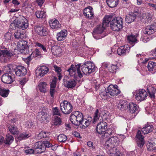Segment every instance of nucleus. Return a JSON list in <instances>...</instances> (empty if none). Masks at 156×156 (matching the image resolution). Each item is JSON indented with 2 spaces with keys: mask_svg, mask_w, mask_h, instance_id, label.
<instances>
[{
  "mask_svg": "<svg viewBox=\"0 0 156 156\" xmlns=\"http://www.w3.org/2000/svg\"><path fill=\"white\" fill-rule=\"evenodd\" d=\"M15 55L13 52L10 51L8 48L2 47L0 50V61L2 62H7Z\"/></svg>",
  "mask_w": 156,
  "mask_h": 156,
  "instance_id": "nucleus-1",
  "label": "nucleus"
},
{
  "mask_svg": "<svg viewBox=\"0 0 156 156\" xmlns=\"http://www.w3.org/2000/svg\"><path fill=\"white\" fill-rule=\"evenodd\" d=\"M70 119L72 123L76 126L82 124L84 121L82 113L78 111L73 112L71 114Z\"/></svg>",
  "mask_w": 156,
  "mask_h": 156,
  "instance_id": "nucleus-2",
  "label": "nucleus"
},
{
  "mask_svg": "<svg viewBox=\"0 0 156 156\" xmlns=\"http://www.w3.org/2000/svg\"><path fill=\"white\" fill-rule=\"evenodd\" d=\"M111 29L114 31H119L123 27L122 19L120 17L113 18L110 23Z\"/></svg>",
  "mask_w": 156,
  "mask_h": 156,
  "instance_id": "nucleus-3",
  "label": "nucleus"
},
{
  "mask_svg": "<svg viewBox=\"0 0 156 156\" xmlns=\"http://www.w3.org/2000/svg\"><path fill=\"white\" fill-rule=\"evenodd\" d=\"M29 23L27 19L23 16H20L16 21V27L19 29L25 30L28 27Z\"/></svg>",
  "mask_w": 156,
  "mask_h": 156,
  "instance_id": "nucleus-4",
  "label": "nucleus"
},
{
  "mask_svg": "<svg viewBox=\"0 0 156 156\" xmlns=\"http://www.w3.org/2000/svg\"><path fill=\"white\" fill-rule=\"evenodd\" d=\"M81 69L83 73L87 75L94 72L96 69L93 63L90 62H87L82 65Z\"/></svg>",
  "mask_w": 156,
  "mask_h": 156,
  "instance_id": "nucleus-5",
  "label": "nucleus"
},
{
  "mask_svg": "<svg viewBox=\"0 0 156 156\" xmlns=\"http://www.w3.org/2000/svg\"><path fill=\"white\" fill-rule=\"evenodd\" d=\"M17 47L21 53L24 54L29 53L28 42L23 40L20 41L17 43Z\"/></svg>",
  "mask_w": 156,
  "mask_h": 156,
  "instance_id": "nucleus-6",
  "label": "nucleus"
},
{
  "mask_svg": "<svg viewBox=\"0 0 156 156\" xmlns=\"http://www.w3.org/2000/svg\"><path fill=\"white\" fill-rule=\"evenodd\" d=\"M60 109L65 114H70L73 111V107L71 104L66 101H64L60 104Z\"/></svg>",
  "mask_w": 156,
  "mask_h": 156,
  "instance_id": "nucleus-7",
  "label": "nucleus"
},
{
  "mask_svg": "<svg viewBox=\"0 0 156 156\" xmlns=\"http://www.w3.org/2000/svg\"><path fill=\"white\" fill-rule=\"evenodd\" d=\"M105 29V27L102 24L97 26L94 29L92 32V34L94 38L96 39L101 38L103 36L99 34H102Z\"/></svg>",
  "mask_w": 156,
  "mask_h": 156,
  "instance_id": "nucleus-8",
  "label": "nucleus"
},
{
  "mask_svg": "<svg viewBox=\"0 0 156 156\" xmlns=\"http://www.w3.org/2000/svg\"><path fill=\"white\" fill-rule=\"evenodd\" d=\"M81 66L80 64H79L75 66L71 65L70 68L68 69L67 71L69 73L70 76L75 75L76 72H77L78 76L80 77L81 78L83 76V74L80 71V68Z\"/></svg>",
  "mask_w": 156,
  "mask_h": 156,
  "instance_id": "nucleus-9",
  "label": "nucleus"
},
{
  "mask_svg": "<svg viewBox=\"0 0 156 156\" xmlns=\"http://www.w3.org/2000/svg\"><path fill=\"white\" fill-rule=\"evenodd\" d=\"M1 80L5 83L11 84L15 81L14 76L12 73H5L2 75Z\"/></svg>",
  "mask_w": 156,
  "mask_h": 156,
  "instance_id": "nucleus-10",
  "label": "nucleus"
},
{
  "mask_svg": "<svg viewBox=\"0 0 156 156\" xmlns=\"http://www.w3.org/2000/svg\"><path fill=\"white\" fill-rule=\"evenodd\" d=\"M153 14L152 12H143L141 15V20L144 23L151 21L152 20Z\"/></svg>",
  "mask_w": 156,
  "mask_h": 156,
  "instance_id": "nucleus-11",
  "label": "nucleus"
},
{
  "mask_svg": "<svg viewBox=\"0 0 156 156\" xmlns=\"http://www.w3.org/2000/svg\"><path fill=\"white\" fill-rule=\"evenodd\" d=\"M142 31L146 34L150 35L154 34L156 31V24L148 25L144 28Z\"/></svg>",
  "mask_w": 156,
  "mask_h": 156,
  "instance_id": "nucleus-12",
  "label": "nucleus"
},
{
  "mask_svg": "<svg viewBox=\"0 0 156 156\" xmlns=\"http://www.w3.org/2000/svg\"><path fill=\"white\" fill-rule=\"evenodd\" d=\"M27 73L26 68L22 66H17L15 69V73L18 76H24Z\"/></svg>",
  "mask_w": 156,
  "mask_h": 156,
  "instance_id": "nucleus-13",
  "label": "nucleus"
},
{
  "mask_svg": "<svg viewBox=\"0 0 156 156\" xmlns=\"http://www.w3.org/2000/svg\"><path fill=\"white\" fill-rule=\"evenodd\" d=\"M50 115L47 112H45L44 110L38 113L37 118L38 120L42 122L45 120L47 121L48 120L50 119Z\"/></svg>",
  "mask_w": 156,
  "mask_h": 156,
  "instance_id": "nucleus-14",
  "label": "nucleus"
},
{
  "mask_svg": "<svg viewBox=\"0 0 156 156\" xmlns=\"http://www.w3.org/2000/svg\"><path fill=\"white\" fill-rule=\"evenodd\" d=\"M147 96V93L144 90L140 89L137 91L136 98L138 101H141L144 100Z\"/></svg>",
  "mask_w": 156,
  "mask_h": 156,
  "instance_id": "nucleus-15",
  "label": "nucleus"
},
{
  "mask_svg": "<svg viewBox=\"0 0 156 156\" xmlns=\"http://www.w3.org/2000/svg\"><path fill=\"white\" fill-rule=\"evenodd\" d=\"M107 124L105 122H100L96 127L97 132L99 134H103L107 129Z\"/></svg>",
  "mask_w": 156,
  "mask_h": 156,
  "instance_id": "nucleus-16",
  "label": "nucleus"
},
{
  "mask_svg": "<svg viewBox=\"0 0 156 156\" xmlns=\"http://www.w3.org/2000/svg\"><path fill=\"white\" fill-rule=\"evenodd\" d=\"M34 30L36 33L41 36H45L48 34L46 29L40 25L35 26Z\"/></svg>",
  "mask_w": 156,
  "mask_h": 156,
  "instance_id": "nucleus-17",
  "label": "nucleus"
},
{
  "mask_svg": "<svg viewBox=\"0 0 156 156\" xmlns=\"http://www.w3.org/2000/svg\"><path fill=\"white\" fill-rule=\"evenodd\" d=\"M83 13L86 18L91 19L94 18L93 9L91 6H88L84 9Z\"/></svg>",
  "mask_w": 156,
  "mask_h": 156,
  "instance_id": "nucleus-18",
  "label": "nucleus"
},
{
  "mask_svg": "<svg viewBox=\"0 0 156 156\" xmlns=\"http://www.w3.org/2000/svg\"><path fill=\"white\" fill-rule=\"evenodd\" d=\"M136 138L138 146L140 147H143L145 143V141L144 140V137L142 135L141 132L140 131L138 130L137 131Z\"/></svg>",
  "mask_w": 156,
  "mask_h": 156,
  "instance_id": "nucleus-19",
  "label": "nucleus"
},
{
  "mask_svg": "<svg viewBox=\"0 0 156 156\" xmlns=\"http://www.w3.org/2000/svg\"><path fill=\"white\" fill-rule=\"evenodd\" d=\"M48 68L44 66L39 67L36 70V74L38 76H43L49 71Z\"/></svg>",
  "mask_w": 156,
  "mask_h": 156,
  "instance_id": "nucleus-20",
  "label": "nucleus"
},
{
  "mask_svg": "<svg viewBox=\"0 0 156 156\" xmlns=\"http://www.w3.org/2000/svg\"><path fill=\"white\" fill-rule=\"evenodd\" d=\"M129 51L130 47L128 45H126L120 46L118 48L117 52L119 55L123 56L128 53Z\"/></svg>",
  "mask_w": 156,
  "mask_h": 156,
  "instance_id": "nucleus-21",
  "label": "nucleus"
},
{
  "mask_svg": "<svg viewBox=\"0 0 156 156\" xmlns=\"http://www.w3.org/2000/svg\"><path fill=\"white\" fill-rule=\"evenodd\" d=\"M107 92L112 96L118 95L120 93V91L118 89L115 88L112 85H110L107 88Z\"/></svg>",
  "mask_w": 156,
  "mask_h": 156,
  "instance_id": "nucleus-22",
  "label": "nucleus"
},
{
  "mask_svg": "<svg viewBox=\"0 0 156 156\" xmlns=\"http://www.w3.org/2000/svg\"><path fill=\"white\" fill-rule=\"evenodd\" d=\"M67 35V31L66 30H63L57 33V40L58 41H64L66 38Z\"/></svg>",
  "mask_w": 156,
  "mask_h": 156,
  "instance_id": "nucleus-23",
  "label": "nucleus"
},
{
  "mask_svg": "<svg viewBox=\"0 0 156 156\" xmlns=\"http://www.w3.org/2000/svg\"><path fill=\"white\" fill-rule=\"evenodd\" d=\"M138 106L132 102L129 103L127 107L128 111L130 113L133 114L138 111Z\"/></svg>",
  "mask_w": 156,
  "mask_h": 156,
  "instance_id": "nucleus-24",
  "label": "nucleus"
},
{
  "mask_svg": "<svg viewBox=\"0 0 156 156\" xmlns=\"http://www.w3.org/2000/svg\"><path fill=\"white\" fill-rule=\"evenodd\" d=\"M42 145V143L41 142L36 143L34 147L35 149V151L37 153L41 154L45 151V147Z\"/></svg>",
  "mask_w": 156,
  "mask_h": 156,
  "instance_id": "nucleus-25",
  "label": "nucleus"
},
{
  "mask_svg": "<svg viewBox=\"0 0 156 156\" xmlns=\"http://www.w3.org/2000/svg\"><path fill=\"white\" fill-rule=\"evenodd\" d=\"M138 13H139V11H135L132 14H129L127 16L125 17V21L128 23H131L134 21Z\"/></svg>",
  "mask_w": 156,
  "mask_h": 156,
  "instance_id": "nucleus-26",
  "label": "nucleus"
},
{
  "mask_svg": "<svg viewBox=\"0 0 156 156\" xmlns=\"http://www.w3.org/2000/svg\"><path fill=\"white\" fill-rule=\"evenodd\" d=\"M50 27L53 30H56L59 29L61 27V24L57 20H50L49 21Z\"/></svg>",
  "mask_w": 156,
  "mask_h": 156,
  "instance_id": "nucleus-27",
  "label": "nucleus"
},
{
  "mask_svg": "<svg viewBox=\"0 0 156 156\" xmlns=\"http://www.w3.org/2000/svg\"><path fill=\"white\" fill-rule=\"evenodd\" d=\"M117 139V137L115 136L109 137L105 142V145L108 147H112L113 145H115V144L116 143Z\"/></svg>",
  "mask_w": 156,
  "mask_h": 156,
  "instance_id": "nucleus-28",
  "label": "nucleus"
},
{
  "mask_svg": "<svg viewBox=\"0 0 156 156\" xmlns=\"http://www.w3.org/2000/svg\"><path fill=\"white\" fill-rule=\"evenodd\" d=\"M147 146L149 151H151L156 150V138H152L151 139V141L147 144Z\"/></svg>",
  "mask_w": 156,
  "mask_h": 156,
  "instance_id": "nucleus-29",
  "label": "nucleus"
},
{
  "mask_svg": "<svg viewBox=\"0 0 156 156\" xmlns=\"http://www.w3.org/2000/svg\"><path fill=\"white\" fill-rule=\"evenodd\" d=\"M154 129V127L152 125L146 124L141 129V132L144 134H147L152 132Z\"/></svg>",
  "mask_w": 156,
  "mask_h": 156,
  "instance_id": "nucleus-30",
  "label": "nucleus"
},
{
  "mask_svg": "<svg viewBox=\"0 0 156 156\" xmlns=\"http://www.w3.org/2000/svg\"><path fill=\"white\" fill-rule=\"evenodd\" d=\"M65 86L68 88H72L76 85V82L74 79L64 81Z\"/></svg>",
  "mask_w": 156,
  "mask_h": 156,
  "instance_id": "nucleus-31",
  "label": "nucleus"
},
{
  "mask_svg": "<svg viewBox=\"0 0 156 156\" xmlns=\"http://www.w3.org/2000/svg\"><path fill=\"white\" fill-rule=\"evenodd\" d=\"M137 36L136 35H133L131 34L128 35L127 37V40L130 44L133 46L135 43L138 42V41L136 38Z\"/></svg>",
  "mask_w": 156,
  "mask_h": 156,
  "instance_id": "nucleus-32",
  "label": "nucleus"
},
{
  "mask_svg": "<svg viewBox=\"0 0 156 156\" xmlns=\"http://www.w3.org/2000/svg\"><path fill=\"white\" fill-rule=\"evenodd\" d=\"M128 102L126 101H123L120 102L117 105V107L119 110L124 111L128 107Z\"/></svg>",
  "mask_w": 156,
  "mask_h": 156,
  "instance_id": "nucleus-33",
  "label": "nucleus"
},
{
  "mask_svg": "<svg viewBox=\"0 0 156 156\" xmlns=\"http://www.w3.org/2000/svg\"><path fill=\"white\" fill-rule=\"evenodd\" d=\"M61 48L58 46H54L51 48V51L54 55L59 56L62 52Z\"/></svg>",
  "mask_w": 156,
  "mask_h": 156,
  "instance_id": "nucleus-34",
  "label": "nucleus"
},
{
  "mask_svg": "<svg viewBox=\"0 0 156 156\" xmlns=\"http://www.w3.org/2000/svg\"><path fill=\"white\" fill-rule=\"evenodd\" d=\"M148 70L150 71H153L154 73L156 72V62H149L147 66Z\"/></svg>",
  "mask_w": 156,
  "mask_h": 156,
  "instance_id": "nucleus-35",
  "label": "nucleus"
},
{
  "mask_svg": "<svg viewBox=\"0 0 156 156\" xmlns=\"http://www.w3.org/2000/svg\"><path fill=\"white\" fill-rule=\"evenodd\" d=\"M107 3L110 8L116 7L119 3V0H106Z\"/></svg>",
  "mask_w": 156,
  "mask_h": 156,
  "instance_id": "nucleus-36",
  "label": "nucleus"
},
{
  "mask_svg": "<svg viewBox=\"0 0 156 156\" xmlns=\"http://www.w3.org/2000/svg\"><path fill=\"white\" fill-rule=\"evenodd\" d=\"M113 18L110 15L106 16L104 18L102 25L105 27L108 26L109 22L111 23V21Z\"/></svg>",
  "mask_w": 156,
  "mask_h": 156,
  "instance_id": "nucleus-37",
  "label": "nucleus"
},
{
  "mask_svg": "<svg viewBox=\"0 0 156 156\" xmlns=\"http://www.w3.org/2000/svg\"><path fill=\"white\" fill-rule=\"evenodd\" d=\"M47 83L45 82H40L38 85V88L40 91L42 93H45L46 92Z\"/></svg>",
  "mask_w": 156,
  "mask_h": 156,
  "instance_id": "nucleus-38",
  "label": "nucleus"
},
{
  "mask_svg": "<svg viewBox=\"0 0 156 156\" xmlns=\"http://www.w3.org/2000/svg\"><path fill=\"white\" fill-rule=\"evenodd\" d=\"M45 12L42 11H37L35 13V15L37 18H44L46 17Z\"/></svg>",
  "mask_w": 156,
  "mask_h": 156,
  "instance_id": "nucleus-39",
  "label": "nucleus"
},
{
  "mask_svg": "<svg viewBox=\"0 0 156 156\" xmlns=\"http://www.w3.org/2000/svg\"><path fill=\"white\" fill-rule=\"evenodd\" d=\"M13 140L14 138L12 136L7 135L6 137L4 142L5 144L9 145L13 141Z\"/></svg>",
  "mask_w": 156,
  "mask_h": 156,
  "instance_id": "nucleus-40",
  "label": "nucleus"
},
{
  "mask_svg": "<svg viewBox=\"0 0 156 156\" xmlns=\"http://www.w3.org/2000/svg\"><path fill=\"white\" fill-rule=\"evenodd\" d=\"M9 130L10 133L14 135L18 133V130L17 127L14 125H10L9 127Z\"/></svg>",
  "mask_w": 156,
  "mask_h": 156,
  "instance_id": "nucleus-41",
  "label": "nucleus"
},
{
  "mask_svg": "<svg viewBox=\"0 0 156 156\" xmlns=\"http://www.w3.org/2000/svg\"><path fill=\"white\" fill-rule=\"evenodd\" d=\"M156 89L153 87H151V90L148 91L149 96L151 99H154L155 98L154 94L156 92Z\"/></svg>",
  "mask_w": 156,
  "mask_h": 156,
  "instance_id": "nucleus-42",
  "label": "nucleus"
},
{
  "mask_svg": "<svg viewBox=\"0 0 156 156\" xmlns=\"http://www.w3.org/2000/svg\"><path fill=\"white\" fill-rule=\"evenodd\" d=\"M67 139V136L64 134L59 135L58 137V141L61 142H64Z\"/></svg>",
  "mask_w": 156,
  "mask_h": 156,
  "instance_id": "nucleus-43",
  "label": "nucleus"
},
{
  "mask_svg": "<svg viewBox=\"0 0 156 156\" xmlns=\"http://www.w3.org/2000/svg\"><path fill=\"white\" fill-rule=\"evenodd\" d=\"M14 37L15 38H22L24 37V34L21 33L20 31H17L15 32L14 34Z\"/></svg>",
  "mask_w": 156,
  "mask_h": 156,
  "instance_id": "nucleus-44",
  "label": "nucleus"
},
{
  "mask_svg": "<svg viewBox=\"0 0 156 156\" xmlns=\"http://www.w3.org/2000/svg\"><path fill=\"white\" fill-rule=\"evenodd\" d=\"M61 119L56 116L53 120V122L52 123V125L56 126H59L61 124Z\"/></svg>",
  "mask_w": 156,
  "mask_h": 156,
  "instance_id": "nucleus-45",
  "label": "nucleus"
},
{
  "mask_svg": "<svg viewBox=\"0 0 156 156\" xmlns=\"http://www.w3.org/2000/svg\"><path fill=\"white\" fill-rule=\"evenodd\" d=\"M30 136L28 134L26 133H21L18 134L17 135V137L18 139L20 140H22L23 139H25L29 137Z\"/></svg>",
  "mask_w": 156,
  "mask_h": 156,
  "instance_id": "nucleus-46",
  "label": "nucleus"
},
{
  "mask_svg": "<svg viewBox=\"0 0 156 156\" xmlns=\"http://www.w3.org/2000/svg\"><path fill=\"white\" fill-rule=\"evenodd\" d=\"M112 130L111 129H106V131L103 133L104 135H102L103 138L105 139V138L108 136L109 135H111L112 133Z\"/></svg>",
  "mask_w": 156,
  "mask_h": 156,
  "instance_id": "nucleus-47",
  "label": "nucleus"
},
{
  "mask_svg": "<svg viewBox=\"0 0 156 156\" xmlns=\"http://www.w3.org/2000/svg\"><path fill=\"white\" fill-rule=\"evenodd\" d=\"M9 92V90L3 89L2 90L1 92L2 94H1L0 95L3 97H6L8 96Z\"/></svg>",
  "mask_w": 156,
  "mask_h": 156,
  "instance_id": "nucleus-48",
  "label": "nucleus"
},
{
  "mask_svg": "<svg viewBox=\"0 0 156 156\" xmlns=\"http://www.w3.org/2000/svg\"><path fill=\"white\" fill-rule=\"evenodd\" d=\"M117 69V67L116 65H111L109 68V71L112 73H115L116 70Z\"/></svg>",
  "mask_w": 156,
  "mask_h": 156,
  "instance_id": "nucleus-49",
  "label": "nucleus"
},
{
  "mask_svg": "<svg viewBox=\"0 0 156 156\" xmlns=\"http://www.w3.org/2000/svg\"><path fill=\"white\" fill-rule=\"evenodd\" d=\"M57 80V78L56 76L53 77L52 80L51 82L50 87H51L55 88L56 87Z\"/></svg>",
  "mask_w": 156,
  "mask_h": 156,
  "instance_id": "nucleus-50",
  "label": "nucleus"
},
{
  "mask_svg": "<svg viewBox=\"0 0 156 156\" xmlns=\"http://www.w3.org/2000/svg\"><path fill=\"white\" fill-rule=\"evenodd\" d=\"M108 94V93L107 92L106 90L104 92L101 93L100 94V95L102 99L105 100L108 98L109 97Z\"/></svg>",
  "mask_w": 156,
  "mask_h": 156,
  "instance_id": "nucleus-51",
  "label": "nucleus"
},
{
  "mask_svg": "<svg viewBox=\"0 0 156 156\" xmlns=\"http://www.w3.org/2000/svg\"><path fill=\"white\" fill-rule=\"evenodd\" d=\"M84 125L83 124V122L82 124H81L80 127L82 129H84L90 125L91 122V121L87 120L86 119H84Z\"/></svg>",
  "mask_w": 156,
  "mask_h": 156,
  "instance_id": "nucleus-52",
  "label": "nucleus"
},
{
  "mask_svg": "<svg viewBox=\"0 0 156 156\" xmlns=\"http://www.w3.org/2000/svg\"><path fill=\"white\" fill-rule=\"evenodd\" d=\"M100 113L99 112L98 109H97L95 111L94 116V121H97L99 118Z\"/></svg>",
  "mask_w": 156,
  "mask_h": 156,
  "instance_id": "nucleus-53",
  "label": "nucleus"
},
{
  "mask_svg": "<svg viewBox=\"0 0 156 156\" xmlns=\"http://www.w3.org/2000/svg\"><path fill=\"white\" fill-rule=\"evenodd\" d=\"M12 65H9L5 66L4 68V71L6 72V73H12L11 68Z\"/></svg>",
  "mask_w": 156,
  "mask_h": 156,
  "instance_id": "nucleus-54",
  "label": "nucleus"
},
{
  "mask_svg": "<svg viewBox=\"0 0 156 156\" xmlns=\"http://www.w3.org/2000/svg\"><path fill=\"white\" fill-rule=\"evenodd\" d=\"M46 133L42 131L38 135L37 137L38 139H40L46 137Z\"/></svg>",
  "mask_w": 156,
  "mask_h": 156,
  "instance_id": "nucleus-55",
  "label": "nucleus"
},
{
  "mask_svg": "<svg viewBox=\"0 0 156 156\" xmlns=\"http://www.w3.org/2000/svg\"><path fill=\"white\" fill-rule=\"evenodd\" d=\"M53 114L54 115H60V111L57 107H55L53 108Z\"/></svg>",
  "mask_w": 156,
  "mask_h": 156,
  "instance_id": "nucleus-56",
  "label": "nucleus"
},
{
  "mask_svg": "<svg viewBox=\"0 0 156 156\" xmlns=\"http://www.w3.org/2000/svg\"><path fill=\"white\" fill-rule=\"evenodd\" d=\"M42 145L45 147H49L52 146V144L48 141H44L42 143Z\"/></svg>",
  "mask_w": 156,
  "mask_h": 156,
  "instance_id": "nucleus-57",
  "label": "nucleus"
},
{
  "mask_svg": "<svg viewBox=\"0 0 156 156\" xmlns=\"http://www.w3.org/2000/svg\"><path fill=\"white\" fill-rule=\"evenodd\" d=\"M11 34L10 33H7L4 35V39L5 41L9 40L11 39Z\"/></svg>",
  "mask_w": 156,
  "mask_h": 156,
  "instance_id": "nucleus-58",
  "label": "nucleus"
},
{
  "mask_svg": "<svg viewBox=\"0 0 156 156\" xmlns=\"http://www.w3.org/2000/svg\"><path fill=\"white\" fill-rule=\"evenodd\" d=\"M35 45L36 46H38L41 48L42 50L44 51H46V49L45 47L41 43L37 42L35 44Z\"/></svg>",
  "mask_w": 156,
  "mask_h": 156,
  "instance_id": "nucleus-59",
  "label": "nucleus"
},
{
  "mask_svg": "<svg viewBox=\"0 0 156 156\" xmlns=\"http://www.w3.org/2000/svg\"><path fill=\"white\" fill-rule=\"evenodd\" d=\"M35 151L32 149L26 150L25 151V152L27 154H31L34 153Z\"/></svg>",
  "mask_w": 156,
  "mask_h": 156,
  "instance_id": "nucleus-60",
  "label": "nucleus"
},
{
  "mask_svg": "<svg viewBox=\"0 0 156 156\" xmlns=\"http://www.w3.org/2000/svg\"><path fill=\"white\" fill-rule=\"evenodd\" d=\"M27 81V79L25 78H23L20 79L19 80L20 84L22 86V87H23L26 83Z\"/></svg>",
  "mask_w": 156,
  "mask_h": 156,
  "instance_id": "nucleus-61",
  "label": "nucleus"
},
{
  "mask_svg": "<svg viewBox=\"0 0 156 156\" xmlns=\"http://www.w3.org/2000/svg\"><path fill=\"white\" fill-rule=\"evenodd\" d=\"M24 61L28 65L29 62L31 60L32 58L31 57V55H30L29 56L27 57V58H23Z\"/></svg>",
  "mask_w": 156,
  "mask_h": 156,
  "instance_id": "nucleus-62",
  "label": "nucleus"
},
{
  "mask_svg": "<svg viewBox=\"0 0 156 156\" xmlns=\"http://www.w3.org/2000/svg\"><path fill=\"white\" fill-rule=\"evenodd\" d=\"M33 53L35 54V56L37 57L41 55V51L37 49H36L33 52Z\"/></svg>",
  "mask_w": 156,
  "mask_h": 156,
  "instance_id": "nucleus-63",
  "label": "nucleus"
},
{
  "mask_svg": "<svg viewBox=\"0 0 156 156\" xmlns=\"http://www.w3.org/2000/svg\"><path fill=\"white\" fill-rule=\"evenodd\" d=\"M55 87H51L50 90V93L51 95V96L52 97H53L54 94H55L56 91L54 89Z\"/></svg>",
  "mask_w": 156,
  "mask_h": 156,
  "instance_id": "nucleus-64",
  "label": "nucleus"
}]
</instances>
